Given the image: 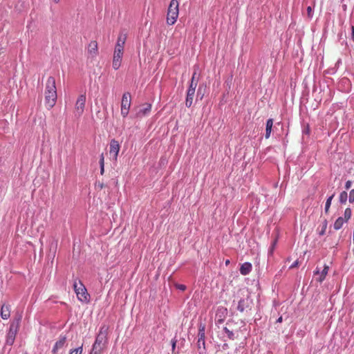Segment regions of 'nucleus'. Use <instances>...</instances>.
I'll use <instances>...</instances> for the list:
<instances>
[{
  "instance_id": "f257e3e1",
  "label": "nucleus",
  "mask_w": 354,
  "mask_h": 354,
  "mask_svg": "<svg viewBox=\"0 0 354 354\" xmlns=\"http://www.w3.org/2000/svg\"><path fill=\"white\" fill-rule=\"evenodd\" d=\"M109 327L106 324L100 326L95 340L92 346L91 354H101L107 347L109 343Z\"/></svg>"
},
{
  "instance_id": "f03ea898",
  "label": "nucleus",
  "mask_w": 354,
  "mask_h": 354,
  "mask_svg": "<svg viewBox=\"0 0 354 354\" xmlns=\"http://www.w3.org/2000/svg\"><path fill=\"white\" fill-rule=\"evenodd\" d=\"M44 95L46 106L48 109H52L55 106L57 98L55 79L52 76L47 79Z\"/></svg>"
},
{
  "instance_id": "7ed1b4c3",
  "label": "nucleus",
  "mask_w": 354,
  "mask_h": 354,
  "mask_svg": "<svg viewBox=\"0 0 354 354\" xmlns=\"http://www.w3.org/2000/svg\"><path fill=\"white\" fill-rule=\"evenodd\" d=\"M179 3L177 0H171L170 1L167 14V24L168 25H174L179 15Z\"/></svg>"
},
{
  "instance_id": "20e7f679",
  "label": "nucleus",
  "mask_w": 354,
  "mask_h": 354,
  "mask_svg": "<svg viewBox=\"0 0 354 354\" xmlns=\"http://www.w3.org/2000/svg\"><path fill=\"white\" fill-rule=\"evenodd\" d=\"M73 288L76 293L77 299L84 303L89 302V294L87 292L86 288L81 281L77 282L76 281L73 283Z\"/></svg>"
},
{
  "instance_id": "39448f33",
  "label": "nucleus",
  "mask_w": 354,
  "mask_h": 354,
  "mask_svg": "<svg viewBox=\"0 0 354 354\" xmlns=\"http://www.w3.org/2000/svg\"><path fill=\"white\" fill-rule=\"evenodd\" d=\"M21 319V316H19L16 320H15L10 326L9 331L7 334L6 344L12 346L15 339V337L19 328V324Z\"/></svg>"
},
{
  "instance_id": "423d86ee",
  "label": "nucleus",
  "mask_w": 354,
  "mask_h": 354,
  "mask_svg": "<svg viewBox=\"0 0 354 354\" xmlns=\"http://www.w3.org/2000/svg\"><path fill=\"white\" fill-rule=\"evenodd\" d=\"M131 104V95L130 93L126 92L122 95L121 101V115L123 118H126L129 112Z\"/></svg>"
},
{
  "instance_id": "0eeeda50",
  "label": "nucleus",
  "mask_w": 354,
  "mask_h": 354,
  "mask_svg": "<svg viewBox=\"0 0 354 354\" xmlns=\"http://www.w3.org/2000/svg\"><path fill=\"white\" fill-rule=\"evenodd\" d=\"M86 94H82L78 96L75 104L74 113L75 115L80 118L84 113L86 104Z\"/></svg>"
},
{
  "instance_id": "6e6552de",
  "label": "nucleus",
  "mask_w": 354,
  "mask_h": 354,
  "mask_svg": "<svg viewBox=\"0 0 354 354\" xmlns=\"http://www.w3.org/2000/svg\"><path fill=\"white\" fill-rule=\"evenodd\" d=\"M123 54L124 50L114 48L112 66L115 70H118L120 67Z\"/></svg>"
},
{
  "instance_id": "1a4fd4ad",
  "label": "nucleus",
  "mask_w": 354,
  "mask_h": 354,
  "mask_svg": "<svg viewBox=\"0 0 354 354\" xmlns=\"http://www.w3.org/2000/svg\"><path fill=\"white\" fill-rule=\"evenodd\" d=\"M151 109V104L149 103L143 104L139 108V110L136 114V118H142L149 114Z\"/></svg>"
},
{
  "instance_id": "9d476101",
  "label": "nucleus",
  "mask_w": 354,
  "mask_h": 354,
  "mask_svg": "<svg viewBox=\"0 0 354 354\" xmlns=\"http://www.w3.org/2000/svg\"><path fill=\"white\" fill-rule=\"evenodd\" d=\"M88 54L93 58L95 57L98 54V46L96 41H91L88 45Z\"/></svg>"
},
{
  "instance_id": "9b49d317",
  "label": "nucleus",
  "mask_w": 354,
  "mask_h": 354,
  "mask_svg": "<svg viewBox=\"0 0 354 354\" xmlns=\"http://www.w3.org/2000/svg\"><path fill=\"white\" fill-rule=\"evenodd\" d=\"M120 151V145L119 142L115 140V139H113L111 140L110 142V154H113V158L115 160L117 159L118 153Z\"/></svg>"
},
{
  "instance_id": "f8f14e48",
  "label": "nucleus",
  "mask_w": 354,
  "mask_h": 354,
  "mask_svg": "<svg viewBox=\"0 0 354 354\" xmlns=\"http://www.w3.org/2000/svg\"><path fill=\"white\" fill-rule=\"evenodd\" d=\"M66 343V337L65 336H60L59 339L55 342L52 353L56 354L58 351L64 347Z\"/></svg>"
},
{
  "instance_id": "ddd939ff",
  "label": "nucleus",
  "mask_w": 354,
  "mask_h": 354,
  "mask_svg": "<svg viewBox=\"0 0 354 354\" xmlns=\"http://www.w3.org/2000/svg\"><path fill=\"white\" fill-rule=\"evenodd\" d=\"M198 347L201 348V347L205 348V326H201L198 330Z\"/></svg>"
},
{
  "instance_id": "4468645a",
  "label": "nucleus",
  "mask_w": 354,
  "mask_h": 354,
  "mask_svg": "<svg viewBox=\"0 0 354 354\" xmlns=\"http://www.w3.org/2000/svg\"><path fill=\"white\" fill-rule=\"evenodd\" d=\"M1 317L3 319H8L10 316V307L9 305L3 304L0 311Z\"/></svg>"
},
{
  "instance_id": "2eb2a0df",
  "label": "nucleus",
  "mask_w": 354,
  "mask_h": 354,
  "mask_svg": "<svg viewBox=\"0 0 354 354\" xmlns=\"http://www.w3.org/2000/svg\"><path fill=\"white\" fill-rule=\"evenodd\" d=\"M127 37L125 35H120L118 37L115 48L124 50Z\"/></svg>"
},
{
  "instance_id": "dca6fc26",
  "label": "nucleus",
  "mask_w": 354,
  "mask_h": 354,
  "mask_svg": "<svg viewBox=\"0 0 354 354\" xmlns=\"http://www.w3.org/2000/svg\"><path fill=\"white\" fill-rule=\"evenodd\" d=\"M252 270V264L248 262L243 263L240 268V272L243 275L248 274Z\"/></svg>"
},
{
  "instance_id": "f3484780",
  "label": "nucleus",
  "mask_w": 354,
  "mask_h": 354,
  "mask_svg": "<svg viewBox=\"0 0 354 354\" xmlns=\"http://www.w3.org/2000/svg\"><path fill=\"white\" fill-rule=\"evenodd\" d=\"M272 126H273V120L272 118H270L267 120L266 125L265 138L266 139H268L270 136Z\"/></svg>"
},
{
  "instance_id": "a211bd4d",
  "label": "nucleus",
  "mask_w": 354,
  "mask_h": 354,
  "mask_svg": "<svg viewBox=\"0 0 354 354\" xmlns=\"http://www.w3.org/2000/svg\"><path fill=\"white\" fill-rule=\"evenodd\" d=\"M195 91H189L187 90V97L185 100V105L187 107H190L192 105Z\"/></svg>"
},
{
  "instance_id": "6ab92c4d",
  "label": "nucleus",
  "mask_w": 354,
  "mask_h": 354,
  "mask_svg": "<svg viewBox=\"0 0 354 354\" xmlns=\"http://www.w3.org/2000/svg\"><path fill=\"white\" fill-rule=\"evenodd\" d=\"M328 270H329V267L328 266L325 265L323 270L322 271V272L319 275V277L317 279V281L319 282H322L325 279V278L328 274Z\"/></svg>"
},
{
  "instance_id": "aec40b11",
  "label": "nucleus",
  "mask_w": 354,
  "mask_h": 354,
  "mask_svg": "<svg viewBox=\"0 0 354 354\" xmlns=\"http://www.w3.org/2000/svg\"><path fill=\"white\" fill-rule=\"evenodd\" d=\"M346 221L344 220V218L342 217H339L334 223V225H333L334 229L336 230L341 229L343 224Z\"/></svg>"
},
{
  "instance_id": "412c9836",
  "label": "nucleus",
  "mask_w": 354,
  "mask_h": 354,
  "mask_svg": "<svg viewBox=\"0 0 354 354\" xmlns=\"http://www.w3.org/2000/svg\"><path fill=\"white\" fill-rule=\"evenodd\" d=\"M334 196V194H333L332 196H330L327 200H326V204H325V208H324V210H325V213L326 214H328V211H329V208L330 207V205H331V201H332V199Z\"/></svg>"
},
{
  "instance_id": "4be33fe9",
  "label": "nucleus",
  "mask_w": 354,
  "mask_h": 354,
  "mask_svg": "<svg viewBox=\"0 0 354 354\" xmlns=\"http://www.w3.org/2000/svg\"><path fill=\"white\" fill-rule=\"evenodd\" d=\"M327 228V221L324 220L322 224V229L319 231V235L323 236L325 234Z\"/></svg>"
},
{
  "instance_id": "5701e85b",
  "label": "nucleus",
  "mask_w": 354,
  "mask_h": 354,
  "mask_svg": "<svg viewBox=\"0 0 354 354\" xmlns=\"http://www.w3.org/2000/svg\"><path fill=\"white\" fill-rule=\"evenodd\" d=\"M83 352L82 345L76 348L71 349L69 351V354H82Z\"/></svg>"
},
{
  "instance_id": "b1692460",
  "label": "nucleus",
  "mask_w": 354,
  "mask_h": 354,
  "mask_svg": "<svg viewBox=\"0 0 354 354\" xmlns=\"http://www.w3.org/2000/svg\"><path fill=\"white\" fill-rule=\"evenodd\" d=\"M348 194L347 192L344 191L339 195V201L342 203H345L347 201Z\"/></svg>"
},
{
  "instance_id": "393cba45",
  "label": "nucleus",
  "mask_w": 354,
  "mask_h": 354,
  "mask_svg": "<svg viewBox=\"0 0 354 354\" xmlns=\"http://www.w3.org/2000/svg\"><path fill=\"white\" fill-rule=\"evenodd\" d=\"M351 209L350 208H346L344 211V220L346 222L351 218Z\"/></svg>"
},
{
  "instance_id": "a878e982",
  "label": "nucleus",
  "mask_w": 354,
  "mask_h": 354,
  "mask_svg": "<svg viewBox=\"0 0 354 354\" xmlns=\"http://www.w3.org/2000/svg\"><path fill=\"white\" fill-rule=\"evenodd\" d=\"M197 86V82L194 81L193 79L191 80L190 85L189 86L188 91H195L196 88Z\"/></svg>"
},
{
  "instance_id": "bb28decb",
  "label": "nucleus",
  "mask_w": 354,
  "mask_h": 354,
  "mask_svg": "<svg viewBox=\"0 0 354 354\" xmlns=\"http://www.w3.org/2000/svg\"><path fill=\"white\" fill-rule=\"evenodd\" d=\"M237 309L240 312H243L244 311V310H245V301H244V299H241L239 301Z\"/></svg>"
},
{
  "instance_id": "cd10ccee",
  "label": "nucleus",
  "mask_w": 354,
  "mask_h": 354,
  "mask_svg": "<svg viewBox=\"0 0 354 354\" xmlns=\"http://www.w3.org/2000/svg\"><path fill=\"white\" fill-rule=\"evenodd\" d=\"M224 330L230 339L234 338V333L232 331L230 330L227 327L224 328Z\"/></svg>"
},
{
  "instance_id": "c85d7f7f",
  "label": "nucleus",
  "mask_w": 354,
  "mask_h": 354,
  "mask_svg": "<svg viewBox=\"0 0 354 354\" xmlns=\"http://www.w3.org/2000/svg\"><path fill=\"white\" fill-rule=\"evenodd\" d=\"M349 201L353 203L354 201V189H351L349 193Z\"/></svg>"
},
{
  "instance_id": "c756f323",
  "label": "nucleus",
  "mask_w": 354,
  "mask_h": 354,
  "mask_svg": "<svg viewBox=\"0 0 354 354\" xmlns=\"http://www.w3.org/2000/svg\"><path fill=\"white\" fill-rule=\"evenodd\" d=\"M312 12H313L312 7L311 6H308L307 8V15H308V17H310V18L312 17Z\"/></svg>"
},
{
  "instance_id": "7c9ffc66",
  "label": "nucleus",
  "mask_w": 354,
  "mask_h": 354,
  "mask_svg": "<svg viewBox=\"0 0 354 354\" xmlns=\"http://www.w3.org/2000/svg\"><path fill=\"white\" fill-rule=\"evenodd\" d=\"M176 287L178 289H179V290H183V291H184V290H186V286H185V285H183V284H176Z\"/></svg>"
},
{
  "instance_id": "2f4dec72",
  "label": "nucleus",
  "mask_w": 354,
  "mask_h": 354,
  "mask_svg": "<svg viewBox=\"0 0 354 354\" xmlns=\"http://www.w3.org/2000/svg\"><path fill=\"white\" fill-rule=\"evenodd\" d=\"M100 166L104 165V158L103 153L100 156Z\"/></svg>"
},
{
  "instance_id": "473e14b6",
  "label": "nucleus",
  "mask_w": 354,
  "mask_h": 354,
  "mask_svg": "<svg viewBox=\"0 0 354 354\" xmlns=\"http://www.w3.org/2000/svg\"><path fill=\"white\" fill-rule=\"evenodd\" d=\"M352 185V182L351 180H348L346 181V184H345V188L346 189H350L351 186Z\"/></svg>"
},
{
  "instance_id": "72a5a7b5",
  "label": "nucleus",
  "mask_w": 354,
  "mask_h": 354,
  "mask_svg": "<svg viewBox=\"0 0 354 354\" xmlns=\"http://www.w3.org/2000/svg\"><path fill=\"white\" fill-rule=\"evenodd\" d=\"M299 266V261H295L290 266V269H292V268H295L296 267H297Z\"/></svg>"
},
{
  "instance_id": "f704fd0d",
  "label": "nucleus",
  "mask_w": 354,
  "mask_h": 354,
  "mask_svg": "<svg viewBox=\"0 0 354 354\" xmlns=\"http://www.w3.org/2000/svg\"><path fill=\"white\" fill-rule=\"evenodd\" d=\"M176 344V340L173 339L172 340V351H173L175 350Z\"/></svg>"
},
{
  "instance_id": "c9c22d12",
  "label": "nucleus",
  "mask_w": 354,
  "mask_h": 354,
  "mask_svg": "<svg viewBox=\"0 0 354 354\" xmlns=\"http://www.w3.org/2000/svg\"><path fill=\"white\" fill-rule=\"evenodd\" d=\"M351 30H352V39L354 41V26H351Z\"/></svg>"
},
{
  "instance_id": "e433bc0d",
  "label": "nucleus",
  "mask_w": 354,
  "mask_h": 354,
  "mask_svg": "<svg viewBox=\"0 0 354 354\" xmlns=\"http://www.w3.org/2000/svg\"><path fill=\"white\" fill-rule=\"evenodd\" d=\"M104 166L102 165V166H100V173L102 175L104 174Z\"/></svg>"
},
{
  "instance_id": "4c0bfd02",
  "label": "nucleus",
  "mask_w": 354,
  "mask_h": 354,
  "mask_svg": "<svg viewBox=\"0 0 354 354\" xmlns=\"http://www.w3.org/2000/svg\"><path fill=\"white\" fill-rule=\"evenodd\" d=\"M282 321H283V318H282V317H280L277 319V322L281 323V322H282Z\"/></svg>"
},
{
  "instance_id": "58836bf2",
  "label": "nucleus",
  "mask_w": 354,
  "mask_h": 354,
  "mask_svg": "<svg viewBox=\"0 0 354 354\" xmlns=\"http://www.w3.org/2000/svg\"><path fill=\"white\" fill-rule=\"evenodd\" d=\"M230 263V261L229 259H227V260L225 261V265H226V266H228Z\"/></svg>"
},
{
  "instance_id": "ea45409f",
  "label": "nucleus",
  "mask_w": 354,
  "mask_h": 354,
  "mask_svg": "<svg viewBox=\"0 0 354 354\" xmlns=\"http://www.w3.org/2000/svg\"><path fill=\"white\" fill-rule=\"evenodd\" d=\"M196 72H194V74H193V75H192V79H193V80H194V81H195V78H196V76H195V75H196Z\"/></svg>"
},
{
  "instance_id": "a19ab883",
  "label": "nucleus",
  "mask_w": 354,
  "mask_h": 354,
  "mask_svg": "<svg viewBox=\"0 0 354 354\" xmlns=\"http://www.w3.org/2000/svg\"><path fill=\"white\" fill-rule=\"evenodd\" d=\"M201 88H201V86L198 88V93H198V95H199V94H200V93L201 92Z\"/></svg>"
},
{
  "instance_id": "79ce46f5",
  "label": "nucleus",
  "mask_w": 354,
  "mask_h": 354,
  "mask_svg": "<svg viewBox=\"0 0 354 354\" xmlns=\"http://www.w3.org/2000/svg\"><path fill=\"white\" fill-rule=\"evenodd\" d=\"M309 131H310V130H309V127H307V129H306L305 132H306V133H309Z\"/></svg>"
},
{
  "instance_id": "37998d69",
  "label": "nucleus",
  "mask_w": 354,
  "mask_h": 354,
  "mask_svg": "<svg viewBox=\"0 0 354 354\" xmlns=\"http://www.w3.org/2000/svg\"><path fill=\"white\" fill-rule=\"evenodd\" d=\"M314 274H319V270H317L316 271H315Z\"/></svg>"
},
{
  "instance_id": "c03bdc74",
  "label": "nucleus",
  "mask_w": 354,
  "mask_h": 354,
  "mask_svg": "<svg viewBox=\"0 0 354 354\" xmlns=\"http://www.w3.org/2000/svg\"><path fill=\"white\" fill-rule=\"evenodd\" d=\"M340 63H341V59H339L337 61V64H340Z\"/></svg>"
},
{
  "instance_id": "a18cd8bd",
  "label": "nucleus",
  "mask_w": 354,
  "mask_h": 354,
  "mask_svg": "<svg viewBox=\"0 0 354 354\" xmlns=\"http://www.w3.org/2000/svg\"><path fill=\"white\" fill-rule=\"evenodd\" d=\"M55 3H58L59 0H53Z\"/></svg>"
}]
</instances>
